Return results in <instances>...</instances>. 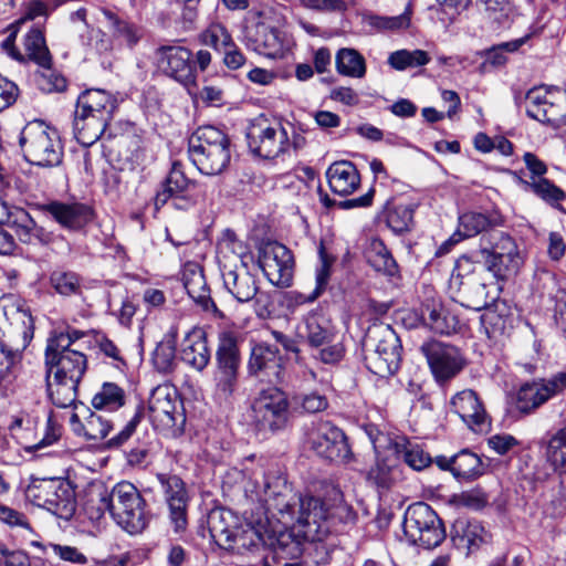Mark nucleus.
Here are the masks:
<instances>
[{"instance_id":"603ef678","label":"nucleus","mask_w":566,"mask_h":566,"mask_svg":"<svg viewBox=\"0 0 566 566\" xmlns=\"http://www.w3.org/2000/svg\"><path fill=\"white\" fill-rule=\"evenodd\" d=\"M545 457L552 468L566 465V426L549 437L546 442Z\"/></svg>"},{"instance_id":"4be33fe9","label":"nucleus","mask_w":566,"mask_h":566,"mask_svg":"<svg viewBox=\"0 0 566 566\" xmlns=\"http://www.w3.org/2000/svg\"><path fill=\"white\" fill-rule=\"evenodd\" d=\"M169 509L170 522L176 532H182L188 524V494L184 481L177 475L157 474Z\"/></svg>"},{"instance_id":"f03ea898","label":"nucleus","mask_w":566,"mask_h":566,"mask_svg":"<svg viewBox=\"0 0 566 566\" xmlns=\"http://www.w3.org/2000/svg\"><path fill=\"white\" fill-rule=\"evenodd\" d=\"M45 384L50 401L57 408H69L77 398L78 385L87 369L86 356L70 348V338H49L44 355Z\"/></svg>"},{"instance_id":"69168bd1","label":"nucleus","mask_w":566,"mask_h":566,"mask_svg":"<svg viewBox=\"0 0 566 566\" xmlns=\"http://www.w3.org/2000/svg\"><path fill=\"white\" fill-rule=\"evenodd\" d=\"M318 352L315 355L324 364H335L339 361L344 355V347L340 343L333 340L332 343L325 344L317 348Z\"/></svg>"},{"instance_id":"79ce46f5","label":"nucleus","mask_w":566,"mask_h":566,"mask_svg":"<svg viewBox=\"0 0 566 566\" xmlns=\"http://www.w3.org/2000/svg\"><path fill=\"white\" fill-rule=\"evenodd\" d=\"M488 218L478 212H467L460 216L457 231L444 242L441 248L459 244L463 239L479 234L488 227Z\"/></svg>"},{"instance_id":"412c9836","label":"nucleus","mask_w":566,"mask_h":566,"mask_svg":"<svg viewBox=\"0 0 566 566\" xmlns=\"http://www.w3.org/2000/svg\"><path fill=\"white\" fill-rule=\"evenodd\" d=\"M240 259L241 268L223 270V284L238 302L247 303L254 300L259 304L261 295L258 296L256 279L248 271V261H253L254 255L245 252L240 255Z\"/></svg>"},{"instance_id":"bf43d9fd","label":"nucleus","mask_w":566,"mask_h":566,"mask_svg":"<svg viewBox=\"0 0 566 566\" xmlns=\"http://www.w3.org/2000/svg\"><path fill=\"white\" fill-rule=\"evenodd\" d=\"M402 460L413 470L420 471L432 463V459L418 444L408 443L398 450Z\"/></svg>"},{"instance_id":"864d4df0","label":"nucleus","mask_w":566,"mask_h":566,"mask_svg":"<svg viewBox=\"0 0 566 566\" xmlns=\"http://www.w3.org/2000/svg\"><path fill=\"white\" fill-rule=\"evenodd\" d=\"M396 474V467L388 459H377L367 471L366 479L379 489H389Z\"/></svg>"},{"instance_id":"4c0bfd02","label":"nucleus","mask_w":566,"mask_h":566,"mask_svg":"<svg viewBox=\"0 0 566 566\" xmlns=\"http://www.w3.org/2000/svg\"><path fill=\"white\" fill-rule=\"evenodd\" d=\"M217 368L239 369V336L233 331H222L218 335L216 352Z\"/></svg>"},{"instance_id":"72a5a7b5","label":"nucleus","mask_w":566,"mask_h":566,"mask_svg":"<svg viewBox=\"0 0 566 566\" xmlns=\"http://www.w3.org/2000/svg\"><path fill=\"white\" fill-rule=\"evenodd\" d=\"M421 318L428 328L441 335L454 333L459 325L458 317L436 302L423 304Z\"/></svg>"},{"instance_id":"dca6fc26","label":"nucleus","mask_w":566,"mask_h":566,"mask_svg":"<svg viewBox=\"0 0 566 566\" xmlns=\"http://www.w3.org/2000/svg\"><path fill=\"white\" fill-rule=\"evenodd\" d=\"M191 57V51L180 45H161L155 52L158 69L186 86L196 81Z\"/></svg>"},{"instance_id":"c756f323","label":"nucleus","mask_w":566,"mask_h":566,"mask_svg":"<svg viewBox=\"0 0 566 566\" xmlns=\"http://www.w3.org/2000/svg\"><path fill=\"white\" fill-rule=\"evenodd\" d=\"M76 108L109 124L117 108V99L104 90L91 88L78 96Z\"/></svg>"},{"instance_id":"c85d7f7f","label":"nucleus","mask_w":566,"mask_h":566,"mask_svg":"<svg viewBox=\"0 0 566 566\" xmlns=\"http://www.w3.org/2000/svg\"><path fill=\"white\" fill-rule=\"evenodd\" d=\"M182 282L188 295L205 311L218 312L201 265L195 262L186 263L182 269Z\"/></svg>"},{"instance_id":"f3484780","label":"nucleus","mask_w":566,"mask_h":566,"mask_svg":"<svg viewBox=\"0 0 566 566\" xmlns=\"http://www.w3.org/2000/svg\"><path fill=\"white\" fill-rule=\"evenodd\" d=\"M248 370L251 376L262 381L282 384L285 369L279 348L268 343L254 345L251 349Z\"/></svg>"},{"instance_id":"9d476101","label":"nucleus","mask_w":566,"mask_h":566,"mask_svg":"<svg viewBox=\"0 0 566 566\" xmlns=\"http://www.w3.org/2000/svg\"><path fill=\"white\" fill-rule=\"evenodd\" d=\"M177 399L176 390L168 385L157 386L148 399V418L154 428L172 436L184 431L186 417Z\"/></svg>"},{"instance_id":"7c9ffc66","label":"nucleus","mask_w":566,"mask_h":566,"mask_svg":"<svg viewBox=\"0 0 566 566\" xmlns=\"http://www.w3.org/2000/svg\"><path fill=\"white\" fill-rule=\"evenodd\" d=\"M238 526L237 515L223 507L212 509L207 516V527L210 537L222 548H229L231 536Z\"/></svg>"},{"instance_id":"f8f14e48","label":"nucleus","mask_w":566,"mask_h":566,"mask_svg":"<svg viewBox=\"0 0 566 566\" xmlns=\"http://www.w3.org/2000/svg\"><path fill=\"white\" fill-rule=\"evenodd\" d=\"M526 114L543 123L558 125L566 118V91L559 87L536 86L525 95Z\"/></svg>"},{"instance_id":"a19ab883","label":"nucleus","mask_w":566,"mask_h":566,"mask_svg":"<svg viewBox=\"0 0 566 566\" xmlns=\"http://www.w3.org/2000/svg\"><path fill=\"white\" fill-rule=\"evenodd\" d=\"M192 185L193 182L186 177L180 165L174 164L163 185V189L158 191L155 197L156 208L158 209L164 206L169 198L181 197V195Z\"/></svg>"},{"instance_id":"49530a36","label":"nucleus","mask_w":566,"mask_h":566,"mask_svg":"<svg viewBox=\"0 0 566 566\" xmlns=\"http://www.w3.org/2000/svg\"><path fill=\"white\" fill-rule=\"evenodd\" d=\"M151 361L157 371L171 373L176 367V335L167 334L153 353Z\"/></svg>"},{"instance_id":"bb28decb","label":"nucleus","mask_w":566,"mask_h":566,"mask_svg":"<svg viewBox=\"0 0 566 566\" xmlns=\"http://www.w3.org/2000/svg\"><path fill=\"white\" fill-rule=\"evenodd\" d=\"M182 361L196 370H203L210 361L211 353L208 347L207 334L202 328L189 331L180 345Z\"/></svg>"},{"instance_id":"c9c22d12","label":"nucleus","mask_w":566,"mask_h":566,"mask_svg":"<svg viewBox=\"0 0 566 566\" xmlns=\"http://www.w3.org/2000/svg\"><path fill=\"white\" fill-rule=\"evenodd\" d=\"M107 126V123L95 118L94 115H88V113H83V111L75 108L73 134L82 146L88 147L95 144Z\"/></svg>"},{"instance_id":"e433bc0d","label":"nucleus","mask_w":566,"mask_h":566,"mask_svg":"<svg viewBox=\"0 0 566 566\" xmlns=\"http://www.w3.org/2000/svg\"><path fill=\"white\" fill-rule=\"evenodd\" d=\"M104 27L123 43L133 48L136 45L143 36L142 28L136 24L120 19L117 14L109 10L102 12Z\"/></svg>"},{"instance_id":"6e6552de","label":"nucleus","mask_w":566,"mask_h":566,"mask_svg":"<svg viewBox=\"0 0 566 566\" xmlns=\"http://www.w3.org/2000/svg\"><path fill=\"white\" fill-rule=\"evenodd\" d=\"M25 496L34 505L66 521L76 510L74 491L59 479L32 480L25 490Z\"/></svg>"},{"instance_id":"ea45409f","label":"nucleus","mask_w":566,"mask_h":566,"mask_svg":"<svg viewBox=\"0 0 566 566\" xmlns=\"http://www.w3.org/2000/svg\"><path fill=\"white\" fill-rule=\"evenodd\" d=\"M454 528L458 546L465 548L468 555L488 542L489 534L478 521H458Z\"/></svg>"},{"instance_id":"338daca9","label":"nucleus","mask_w":566,"mask_h":566,"mask_svg":"<svg viewBox=\"0 0 566 566\" xmlns=\"http://www.w3.org/2000/svg\"><path fill=\"white\" fill-rule=\"evenodd\" d=\"M483 3L485 11L494 21L502 23L509 18L511 11L509 0H483Z\"/></svg>"},{"instance_id":"423d86ee","label":"nucleus","mask_w":566,"mask_h":566,"mask_svg":"<svg viewBox=\"0 0 566 566\" xmlns=\"http://www.w3.org/2000/svg\"><path fill=\"white\" fill-rule=\"evenodd\" d=\"M103 510L111 513L114 521L127 533H142L149 521L145 511L146 502L130 482L117 483L109 493L101 495Z\"/></svg>"},{"instance_id":"393cba45","label":"nucleus","mask_w":566,"mask_h":566,"mask_svg":"<svg viewBox=\"0 0 566 566\" xmlns=\"http://www.w3.org/2000/svg\"><path fill=\"white\" fill-rule=\"evenodd\" d=\"M296 335L312 348H319L336 337L331 321L321 311L305 315L296 327Z\"/></svg>"},{"instance_id":"20e7f679","label":"nucleus","mask_w":566,"mask_h":566,"mask_svg":"<svg viewBox=\"0 0 566 566\" xmlns=\"http://www.w3.org/2000/svg\"><path fill=\"white\" fill-rule=\"evenodd\" d=\"M401 343L389 324L373 323L363 339V350L367 368L375 375L388 377L400 367Z\"/></svg>"},{"instance_id":"680f3d73","label":"nucleus","mask_w":566,"mask_h":566,"mask_svg":"<svg viewBox=\"0 0 566 566\" xmlns=\"http://www.w3.org/2000/svg\"><path fill=\"white\" fill-rule=\"evenodd\" d=\"M51 284L61 295H72L80 290V280L75 273L55 271L51 275Z\"/></svg>"},{"instance_id":"a878e982","label":"nucleus","mask_w":566,"mask_h":566,"mask_svg":"<svg viewBox=\"0 0 566 566\" xmlns=\"http://www.w3.org/2000/svg\"><path fill=\"white\" fill-rule=\"evenodd\" d=\"M479 254L485 269L501 280L516 274L525 258L521 250H479Z\"/></svg>"},{"instance_id":"0eeeda50","label":"nucleus","mask_w":566,"mask_h":566,"mask_svg":"<svg viewBox=\"0 0 566 566\" xmlns=\"http://www.w3.org/2000/svg\"><path fill=\"white\" fill-rule=\"evenodd\" d=\"M20 146L24 158L40 167H55L61 164L63 146L57 132L42 122L29 123L21 132Z\"/></svg>"},{"instance_id":"774afa93","label":"nucleus","mask_w":566,"mask_h":566,"mask_svg":"<svg viewBox=\"0 0 566 566\" xmlns=\"http://www.w3.org/2000/svg\"><path fill=\"white\" fill-rule=\"evenodd\" d=\"M51 548L57 557L65 562L74 563V564H85L86 557L82 554L76 547L52 544Z\"/></svg>"},{"instance_id":"5fc2aeb1","label":"nucleus","mask_w":566,"mask_h":566,"mask_svg":"<svg viewBox=\"0 0 566 566\" xmlns=\"http://www.w3.org/2000/svg\"><path fill=\"white\" fill-rule=\"evenodd\" d=\"M200 41L202 44L222 52L227 46H231L233 40L224 25L212 23L200 34Z\"/></svg>"},{"instance_id":"f704fd0d","label":"nucleus","mask_w":566,"mask_h":566,"mask_svg":"<svg viewBox=\"0 0 566 566\" xmlns=\"http://www.w3.org/2000/svg\"><path fill=\"white\" fill-rule=\"evenodd\" d=\"M46 211L63 227L80 228L86 224L93 216L92 209L83 203L51 202Z\"/></svg>"},{"instance_id":"4468645a","label":"nucleus","mask_w":566,"mask_h":566,"mask_svg":"<svg viewBox=\"0 0 566 566\" xmlns=\"http://www.w3.org/2000/svg\"><path fill=\"white\" fill-rule=\"evenodd\" d=\"M311 449L332 462H347L352 451L343 430L331 421H319L308 433Z\"/></svg>"},{"instance_id":"cd10ccee","label":"nucleus","mask_w":566,"mask_h":566,"mask_svg":"<svg viewBox=\"0 0 566 566\" xmlns=\"http://www.w3.org/2000/svg\"><path fill=\"white\" fill-rule=\"evenodd\" d=\"M451 282L458 286L461 304L468 308L481 311L489 305L490 301L494 300L489 297L486 284L475 274L462 275L458 273L452 276Z\"/></svg>"},{"instance_id":"58836bf2","label":"nucleus","mask_w":566,"mask_h":566,"mask_svg":"<svg viewBox=\"0 0 566 566\" xmlns=\"http://www.w3.org/2000/svg\"><path fill=\"white\" fill-rule=\"evenodd\" d=\"M452 463V475L457 480L472 481L485 472L482 459L469 449H463L454 454Z\"/></svg>"},{"instance_id":"0e129e2a","label":"nucleus","mask_w":566,"mask_h":566,"mask_svg":"<svg viewBox=\"0 0 566 566\" xmlns=\"http://www.w3.org/2000/svg\"><path fill=\"white\" fill-rule=\"evenodd\" d=\"M300 3L306 9L319 12H344L348 9L346 0H300Z\"/></svg>"},{"instance_id":"2f4dec72","label":"nucleus","mask_w":566,"mask_h":566,"mask_svg":"<svg viewBox=\"0 0 566 566\" xmlns=\"http://www.w3.org/2000/svg\"><path fill=\"white\" fill-rule=\"evenodd\" d=\"M331 190L339 196L353 193L360 184V176L355 165L347 160L332 164L326 170Z\"/></svg>"},{"instance_id":"f257e3e1","label":"nucleus","mask_w":566,"mask_h":566,"mask_svg":"<svg viewBox=\"0 0 566 566\" xmlns=\"http://www.w3.org/2000/svg\"><path fill=\"white\" fill-rule=\"evenodd\" d=\"M332 504L310 494L293 492L282 476L264 479L263 500L268 507L284 527H291L293 534L307 542L323 541L331 532V521L352 522L355 514L349 505L344 503L338 490L333 491Z\"/></svg>"},{"instance_id":"13d9d810","label":"nucleus","mask_w":566,"mask_h":566,"mask_svg":"<svg viewBox=\"0 0 566 566\" xmlns=\"http://www.w3.org/2000/svg\"><path fill=\"white\" fill-rule=\"evenodd\" d=\"M214 380L218 397L228 399L235 390L238 369L217 368Z\"/></svg>"},{"instance_id":"6ab92c4d","label":"nucleus","mask_w":566,"mask_h":566,"mask_svg":"<svg viewBox=\"0 0 566 566\" xmlns=\"http://www.w3.org/2000/svg\"><path fill=\"white\" fill-rule=\"evenodd\" d=\"M17 32H11L1 43L2 50L13 60L24 63L32 61L39 66L50 70L52 56L45 44L44 35L40 29H31L23 40L24 53L15 46Z\"/></svg>"},{"instance_id":"3c124183","label":"nucleus","mask_w":566,"mask_h":566,"mask_svg":"<svg viewBox=\"0 0 566 566\" xmlns=\"http://www.w3.org/2000/svg\"><path fill=\"white\" fill-rule=\"evenodd\" d=\"M430 61V55L423 50H398L392 52L388 57L389 65L398 71H402L408 67L423 66Z\"/></svg>"},{"instance_id":"1a4fd4ad","label":"nucleus","mask_w":566,"mask_h":566,"mask_svg":"<svg viewBox=\"0 0 566 566\" xmlns=\"http://www.w3.org/2000/svg\"><path fill=\"white\" fill-rule=\"evenodd\" d=\"M402 526L408 541L426 549L437 547L446 537L441 520L422 502L407 509Z\"/></svg>"},{"instance_id":"c03bdc74","label":"nucleus","mask_w":566,"mask_h":566,"mask_svg":"<svg viewBox=\"0 0 566 566\" xmlns=\"http://www.w3.org/2000/svg\"><path fill=\"white\" fill-rule=\"evenodd\" d=\"M126 395L123 388L114 382H104L93 396L92 406L97 411L115 412L125 405Z\"/></svg>"},{"instance_id":"7ed1b4c3","label":"nucleus","mask_w":566,"mask_h":566,"mask_svg":"<svg viewBox=\"0 0 566 566\" xmlns=\"http://www.w3.org/2000/svg\"><path fill=\"white\" fill-rule=\"evenodd\" d=\"M229 136L218 127H198L189 138V158L198 170L208 176L221 174L231 158Z\"/></svg>"},{"instance_id":"5701e85b","label":"nucleus","mask_w":566,"mask_h":566,"mask_svg":"<svg viewBox=\"0 0 566 566\" xmlns=\"http://www.w3.org/2000/svg\"><path fill=\"white\" fill-rule=\"evenodd\" d=\"M247 38L253 51L270 59L283 57L290 49L286 35L265 23H258L249 30Z\"/></svg>"},{"instance_id":"aec40b11","label":"nucleus","mask_w":566,"mask_h":566,"mask_svg":"<svg viewBox=\"0 0 566 566\" xmlns=\"http://www.w3.org/2000/svg\"><path fill=\"white\" fill-rule=\"evenodd\" d=\"M258 265L266 279L279 287H289L293 281L292 250H258Z\"/></svg>"},{"instance_id":"de8ad7c7","label":"nucleus","mask_w":566,"mask_h":566,"mask_svg":"<svg viewBox=\"0 0 566 566\" xmlns=\"http://www.w3.org/2000/svg\"><path fill=\"white\" fill-rule=\"evenodd\" d=\"M70 421L76 423L83 430L87 440H103L113 427V421L97 412H91L84 422H81L76 413H72Z\"/></svg>"},{"instance_id":"b1692460","label":"nucleus","mask_w":566,"mask_h":566,"mask_svg":"<svg viewBox=\"0 0 566 566\" xmlns=\"http://www.w3.org/2000/svg\"><path fill=\"white\" fill-rule=\"evenodd\" d=\"M451 409L474 432H482L489 427L485 409L472 389H465L451 399Z\"/></svg>"},{"instance_id":"8fccbe9b","label":"nucleus","mask_w":566,"mask_h":566,"mask_svg":"<svg viewBox=\"0 0 566 566\" xmlns=\"http://www.w3.org/2000/svg\"><path fill=\"white\" fill-rule=\"evenodd\" d=\"M294 409L302 415H314L325 411L329 403L324 394L317 390L295 392L292 396Z\"/></svg>"},{"instance_id":"39448f33","label":"nucleus","mask_w":566,"mask_h":566,"mask_svg":"<svg viewBox=\"0 0 566 566\" xmlns=\"http://www.w3.org/2000/svg\"><path fill=\"white\" fill-rule=\"evenodd\" d=\"M268 476H276L275 474H264L262 481H250L245 486V494L252 502H258L263 510V513L256 517L251 513L248 516V512H244L245 524H239L235 528L234 534L231 536V544L228 549L243 553L244 551H251L265 544V537H270L272 533H275L271 526V518H275L280 524L283 523L269 510L268 502L263 500L264 479Z\"/></svg>"},{"instance_id":"473e14b6","label":"nucleus","mask_w":566,"mask_h":566,"mask_svg":"<svg viewBox=\"0 0 566 566\" xmlns=\"http://www.w3.org/2000/svg\"><path fill=\"white\" fill-rule=\"evenodd\" d=\"M29 325L23 329L21 345H12L10 342L0 338V385L3 381H11L13 378L14 365L20 360L21 352L28 346L33 336L32 317H27Z\"/></svg>"},{"instance_id":"e2e57ef3","label":"nucleus","mask_w":566,"mask_h":566,"mask_svg":"<svg viewBox=\"0 0 566 566\" xmlns=\"http://www.w3.org/2000/svg\"><path fill=\"white\" fill-rule=\"evenodd\" d=\"M369 23L380 30H402L409 27L410 19L406 14L396 17L371 15Z\"/></svg>"},{"instance_id":"9b49d317","label":"nucleus","mask_w":566,"mask_h":566,"mask_svg":"<svg viewBox=\"0 0 566 566\" xmlns=\"http://www.w3.org/2000/svg\"><path fill=\"white\" fill-rule=\"evenodd\" d=\"M289 399L276 386L261 390L252 403V418L261 431L276 432L289 421Z\"/></svg>"},{"instance_id":"09e8293b","label":"nucleus","mask_w":566,"mask_h":566,"mask_svg":"<svg viewBox=\"0 0 566 566\" xmlns=\"http://www.w3.org/2000/svg\"><path fill=\"white\" fill-rule=\"evenodd\" d=\"M335 263L336 256L329 250H318V262L315 269L316 286L307 296L308 302L317 300L326 291Z\"/></svg>"},{"instance_id":"4d7b16f0","label":"nucleus","mask_w":566,"mask_h":566,"mask_svg":"<svg viewBox=\"0 0 566 566\" xmlns=\"http://www.w3.org/2000/svg\"><path fill=\"white\" fill-rule=\"evenodd\" d=\"M366 258L377 272L392 276L398 271V265L389 250H367Z\"/></svg>"},{"instance_id":"2eb2a0df","label":"nucleus","mask_w":566,"mask_h":566,"mask_svg":"<svg viewBox=\"0 0 566 566\" xmlns=\"http://www.w3.org/2000/svg\"><path fill=\"white\" fill-rule=\"evenodd\" d=\"M251 151L264 159H274L290 149L287 128L282 124L255 125L248 134Z\"/></svg>"},{"instance_id":"a211bd4d","label":"nucleus","mask_w":566,"mask_h":566,"mask_svg":"<svg viewBox=\"0 0 566 566\" xmlns=\"http://www.w3.org/2000/svg\"><path fill=\"white\" fill-rule=\"evenodd\" d=\"M430 369L440 384L455 377L463 368L464 361L459 350L440 342H429L421 346Z\"/></svg>"},{"instance_id":"6e6d98bb","label":"nucleus","mask_w":566,"mask_h":566,"mask_svg":"<svg viewBox=\"0 0 566 566\" xmlns=\"http://www.w3.org/2000/svg\"><path fill=\"white\" fill-rule=\"evenodd\" d=\"M530 39V35H525L512 41L503 42L496 46H493L485 53V61L483 65H491V66H502L506 63V56L505 52H515L517 51L527 40Z\"/></svg>"},{"instance_id":"37998d69","label":"nucleus","mask_w":566,"mask_h":566,"mask_svg":"<svg viewBox=\"0 0 566 566\" xmlns=\"http://www.w3.org/2000/svg\"><path fill=\"white\" fill-rule=\"evenodd\" d=\"M518 181L524 190L532 191L535 196L554 208H558L560 202L566 198L565 191L547 178L534 180L520 178Z\"/></svg>"},{"instance_id":"052dcab7","label":"nucleus","mask_w":566,"mask_h":566,"mask_svg":"<svg viewBox=\"0 0 566 566\" xmlns=\"http://www.w3.org/2000/svg\"><path fill=\"white\" fill-rule=\"evenodd\" d=\"M413 219V211L407 206H397L387 214V226L395 233L409 230Z\"/></svg>"},{"instance_id":"ddd939ff","label":"nucleus","mask_w":566,"mask_h":566,"mask_svg":"<svg viewBox=\"0 0 566 566\" xmlns=\"http://www.w3.org/2000/svg\"><path fill=\"white\" fill-rule=\"evenodd\" d=\"M566 389V373L524 382L516 391L514 407L522 415H532Z\"/></svg>"},{"instance_id":"a18cd8bd","label":"nucleus","mask_w":566,"mask_h":566,"mask_svg":"<svg viewBox=\"0 0 566 566\" xmlns=\"http://www.w3.org/2000/svg\"><path fill=\"white\" fill-rule=\"evenodd\" d=\"M336 70L339 74L361 78L366 74V62L364 56L354 49H340L335 57Z\"/></svg>"}]
</instances>
